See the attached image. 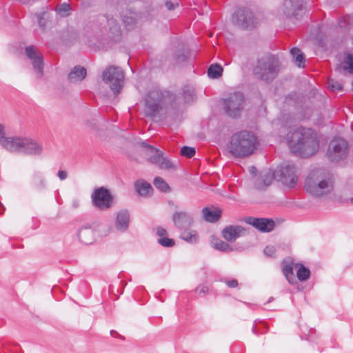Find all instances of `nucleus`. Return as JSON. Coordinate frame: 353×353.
<instances>
[{
    "label": "nucleus",
    "mask_w": 353,
    "mask_h": 353,
    "mask_svg": "<svg viewBox=\"0 0 353 353\" xmlns=\"http://www.w3.org/2000/svg\"><path fill=\"white\" fill-rule=\"evenodd\" d=\"M174 225L179 229L190 228L194 223L193 217L186 211H176L172 214Z\"/></svg>",
    "instance_id": "18"
},
{
    "label": "nucleus",
    "mask_w": 353,
    "mask_h": 353,
    "mask_svg": "<svg viewBox=\"0 0 353 353\" xmlns=\"http://www.w3.org/2000/svg\"><path fill=\"white\" fill-rule=\"evenodd\" d=\"M72 207L74 209H77L79 207V201L78 199H73L72 201Z\"/></svg>",
    "instance_id": "48"
},
{
    "label": "nucleus",
    "mask_w": 353,
    "mask_h": 353,
    "mask_svg": "<svg viewBox=\"0 0 353 353\" xmlns=\"http://www.w3.org/2000/svg\"><path fill=\"white\" fill-rule=\"evenodd\" d=\"M225 283L226 285L229 287V288H236L237 285H238V282L235 279H232V280H228L225 281Z\"/></svg>",
    "instance_id": "45"
},
{
    "label": "nucleus",
    "mask_w": 353,
    "mask_h": 353,
    "mask_svg": "<svg viewBox=\"0 0 353 353\" xmlns=\"http://www.w3.org/2000/svg\"><path fill=\"white\" fill-rule=\"evenodd\" d=\"M222 109L224 114L231 119L241 117L245 105V97L241 92L236 91L222 99Z\"/></svg>",
    "instance_id": "7"
},
{
    "label": "nucleus",
    "mask_w": 353,
    "mask_h": 353,
    "mask_svg": "<svg viewBox=\"0 0 353 353\" xmlns=\"http://www.w3.org/2000/svg\"><path fill=\"white\" fill-rule=\"evenodd\" d=\"M70 6L67 3H63L56 9V12L62 17H67L70 15Z\"/></svg>",
    "instance_id": "39"
},
{
    "label": "nucleus",
    "mask_w": 353,
    "mask_h": 353,
    "mask_svg": "<svg viewBox=\"0 0 353 353\" xmlns=\"http://www.w3.org/2000/svg\"><path fill=\"white\" fill-rule=\"evenodd\" d=\"M196 154V150L194 147L184 145L181 148V154L187 158H192Z\"/></svg>",
    "instance_id": "40"
},
{
    "label": "nucleus",
    "mask_w": 353,
    "mask_h": 353,
    "mask_svg": "<svg viewBox=\"0 0 353 353\" xmlns=\"http://www.w3.org/2000/svg\"><path fill=\"white\" fill-rule=\"evenodd\" d=\"M283 273L290 283L293 284L295 282L292 264L285 265L283 268Z\"/></svg>",
    "instance_id": "38"
},
{
    "label": "nucleus",
    "mask_w": 353,
    "mask_h": 353,
    "mask_svg": "<svg viewBox=\"0 0 353 353\" xmlns=\"http://www.w3.org/2000/svg\"><path fill=\"white\" fill-rule=\"evenodd\" d=\"M32 228L37 229L39 225V221L37 218H32Z\"/></svg>",
    "instance_id": "47"
},
{
    "label": "nucleus",
    "mask_w": 353,
    "mask_h": 353,
    "mask_svg": "<svg viewBox=\"0 0 353 353\" xmlns=\"http://www.w3.org/2000/svg\"><path fill=\"white\" fill-rule=\"evenodd\" d=\"M5 210V207L1 203H0V213L4 212Z\"/></svg>",
    "instance_id": "53"
},
{
    "label": "nucleus",
    "mask_w": 353,
    "mask_h": 353,
    "mask_svg": "<svg viewBox=\"0 0 353 353\" xmlns=\"http://www.w3.org/2000/svg\"><path fill=\"white\" fill-rule=\"evenodd\" d=\"M213 249L221 252H230L233 251H240L241 248L236 244H212Z\"/></svg>",
    "instance_id": "33"
},
{
    "label": "nucleus",
    "mask_w": 353,
    "mask_h": 353,
    "mask_svg": "<svg viewBox=\"0 0 353 353\" xmlns=\"http://www.w3.org/2000/svg\"><path fill=\"white\" fill-rule=\"evenodd\" d=\"M83 229H89V228H90V224L85 225L82 226V227L80 228V230H81V229H83Z\"/></svg>",
    "instance_id": "54"
},
{
    "label": "nucleus",
    "mask_w": 353,
    "mask_h": 353,
    "mask_svg": "<svg viewBox=\"0 0 353 353\" xmlns=\"http://www.w3.org/2000/svg\"><path fill=\"white\" fill-rule=\"evenodd\" d=\"M290 54L298 67L303 68L305 66V57L304 54L299 48H292L290 50Z\"/></svg>",
    "instance_id": "30"
},
{
    "label": "nucleus",
    "mask_w": 353,
    "mask_h": 353,
    "mask_svg": "<svg viewBox=\"0 0 353 353\" xmlns=\"http://www.w3.org/2000/svg\"><path fill=\"white\" fill-rule=\"evenodd\" d=\"M274 170L276 181L283 185L292 188L296 185L297 177L295 173V168L292 164L279 165Z\"/></svg>",
    "instance_id": "12"
},
{
    "label": "nucleus",
    "mask_w": 353,
    "mask_h": 353,
    "mask_svg": "<svg viewBox=\"0 0 353 353\" xmlns=\"http://www.w3.org/2000/svg\"><path fill=\"white\" fill-rule=\"evenodd\" d=\"M50 5L46 3L39 12L34 14V16L37 18L38 26L41 30L46 29L47 22L50 19Z\"/></svg>",
    "instance_id": "23"
},
{
    "label": "nucleus",
    "mask_w": 353,
    "mask_h": 353,
    "mask_svg": "<svg viewBox=\"0 0 353 353\" xmlns=\"http://www.w3.org/2000/svg\"><path fill=\"white\" fill-rule=\"evenodd\" d=\"M124 79V74L121 68L114 65L107 68L102 74V80L108 84L114 93H119Z\"/></svg>",
    "instance_id": "11"
},
{
    "label": "nucleus",
    "mask_w": 353,
    "mask_h": 353,
    "mask_svg": "<svg viewBox=\"0 0 353 353\" xmlns=\"http://www.w3.org/2000/svg\"><path fill=\"white\" fill-rule=\"evenodd\" d=\"M245 222L263 233L270 232L275 227V221L272 218L247 216Z\"/></svg>",
    "instance_id": "14"
},
{
    "label": "nucleus",
    "mask_w": 353,
    "mask_h": 353,
    "mask_svg": "<svg viewBox=\"0 0 353 353\" xmlns=\"http://www.w3.org/2000/svg\"><path fill=\"white\" fill-rule=\"evenodd\" d=\"M163 246L165 247H171L174 244H168V243H166V244H162Z\"/></svg>",
    "instance_id": "55"
},
{
    "label": "nucleus",
    "mask_w": 353,
    "mask_h": 353,
    "mask_svg": "<svg viewBox=\"0 0 353 353\" xmlns=\"http://www.w3.org/2000/svg\"><path fill=\"white\" fill-rule=\"evenodd\" d=\"M25 52L28 58L31 61L34 72L39 77H41L43 74L44 61L43 56L36 51L34 46H27L25 49Z\"/></svg>",
    "instance_id": "16"
},
{
    "label": "nucleus",
    "mask_w": 353,
    "mask_h": 353,
    "mask_svg": "<svg viewBox=\"0 0 353 353\" xmlns=\"http://www.w3.org/2000/svg\"><path fill=\"white\" fill-rule=\"evenodd\" d=\"M250 172L252 174L256 175L257 172V169L255 166H251L250 168Z\"/></svg>",
    "instance_id": "50"
},
{
    "label": "nucleus",
    "mask_w": 353,
    "mask_h": 353,
    "mask_svg": "<svg viewBox=\"0 0 353 353\" xmlns=\"http://www.w3.org/2000/svg\"><path fill=\"white\" fill-rule=\"evenodd\" d=\"M263 252L268 256H270V257L276 256V248H275L274 245L270 244V245H267L265 248Z\"/></svg>",
    "instance_id": "41"
},
{
    "label": "nucleus",
    "mask_w": 353,
    "mask_h": 353,
    "mask_svg": "<svg viewBox=\"0 0 353 353\" xmlns=\"http://www.w3.org/2000/svg\"><path fill=\"white\" fill-rule=\"evenodd\" d=\"M350 154V145L346 139L340 137H334L330 141L325 157L329 162L339 165L345 161Z\"/></svg>",
    "instance_id": "6"
},
{
    "label": "nucleus",
    "mask_w": 353,
    "mask_h": 353,
    "mask_svg": "<svg viewBox=\"0 0 353 353\" xmlns=\"http://www.w3.org/2000/svg\"><path fill=\"white\" fill-rule=\"evenodd\" d=\"M295 267L297 268L296 276L300 281H305L309 279L310 271L308 268L299 263L296 264Z\"/></svg>",
    "instance_id": "34"
},
{
    "label": "nucleus",
    "mask_w": 353,
    "mask_h": 353,
    "mask_svg": "<svg viewBox=\"0 0 353 353\" xmlns=\"http://www.w3.org/2000/svg\"><path fill=\"white\" fill-rule=\"evenodd\" d=\"M87 75L86 69L81 65H76L68 74V78L71 83L82 81Z\"/></svg>",
    "instance_id": "26"
},
{
    "label": "nucleus",
    "mask_w": 353,
    "mask_h": 353,
    "mask_svg": "<svg viewBox=\"0 0 353 353\" xmlns=\"http://www.w3.org/2000/svg\"><path fill=\"white\" fill-rule=\"evenodd\" d=\"M291 151L302 158L314 155L319 150V142L314 131L311 128H300L288 138Z\"/></svg>",
    "instance_id": "2"
},
{
    "label": "nucleus",
    "mask_w": 353,
    "mask_h": 353,
    "mask_svg": "<svg viewBox=\"0 0 353 353\" xmlns=\"http://www.w3.org/2000/svg\"><path fill=\"white\" fill-rule=\"evenodd\" d=\"M10 152H19L28 155H40L43 151V146L34 140L27 138L15 137Z\"/></svg>",
    "instance_id": "9"
},
{
    "label": "nucleus",
    "mask_w": 353,
    "mask_h": 353,
    "mask_svg": "<svg viewBox=\"0 0 353 353\" xmlns=\"http://www.w3.org/2000/svg\"><path fill=\"white\" fill-rule=\"evenodd\" d=\"M283 12L287 18L299 19L304 14L303 0H284Z\"/></svg>",
    "instance_id": "15"
},
{
    "label": "nucleus",
    "mask_w": 353,
    "mask_h": 353,
    "mask_svg": "<svg viewBox=\"0 0 353 353\" xmlns=\"http://www.w3.org/2000/svg\"><path fill=\"white\" fill-rule=\"evenodd\" d=\"M343 69L349 74H353V54L347 53L343 59Z\"/></svg>",
    "instance_id": "36"
},
{
    "label": "nucleus",
    "mask_w": 353,
    "mask_h": 353,
    "mask_svg": "<svg viewBox=\"0 0 353 353\" xmlns=\"http://www.w3.org/2000/svg\"><path fill=\"white\" fill-rule=\"evenodd\" d=\"M223 68L221 64L215 63L210 65L208 68V76L212 79H216L222 76Z\"/></svg>",
    "instance_id": "31"
},
{
    "label": "nucleus",
    "mask_w": 353,
    "mask_h": 353,
    "mask_svg": "<svg viewBox=\"0 0 353 353\" xmlns=\"http://www.w3.org/2000/svg\"><path fill=\"white\" fill-rule=\"evenodd\" d=\"M196 291L199 294H205L209 292V288L205 285H200L196 288Z\"/></svg>",
    "instance_id": "43"
},
{
    "label": "nucleus",
    "mask_w": 353,
    "mask_h": 353,
    "mask_svg": "<svg viewBox=\"0 0 353 353\" xmlns=\"http://www.w3.org/2000/svg\"><path fill=\"white\" fill-rule=\"evenodd\" d=\"M91 202L96 209L108 210L113 205L114 196L103 186L96 188L91 194Z\"/></svg>",
    "instance_id": "10"
},
{
    "label": "nucleus",
    "mask_w": 353,
    "mask_h": 353,
    "mask_svg": "<svg viewBox=\"0 0 353 353\" xmlns=\"http://www.w3.org/2000/svg\"><path fill=\"white\" fill-rule=\"evenodd\" d=\"M191 54V50L188 45L184 43H179L173 54V59L177 64H183L190 59Z\"/></svg>",
    "instance_id": "21"
},
{
    "label": "nucleus",
    "mask_w": 353,
    "mask_h": 353,
    "mask_svg": "<svg viewBox=\"0 0 353 353\" xmlns=\"http://www.w3.org/2000/svg\"><path fill=\"white\" fill-rule=\"evenodd\" d=\"M157 234L159 236L157 243H175L174 240L166 236L167 230L162 227L157 228Z\"/></svg>",
    "instance_id": "37"
},
{
    "label": "nucleus",
    "mask_w": 353,
    "mask_h": 353,
    "mask_svg": "<svg viewBox=\"0 0 353 353\" xmlns=\"http://www.w3.org/2000/svg\"><path fill=\"white\" fill-rule=\"evenodd\" d=\"M183 230L179 236L181 239L188 243H196L199 241V236L196 230L190 228H183Z\"/></svg>",
    "instance_id": "29"
},
{
    "label": "nucleus",
    "mask_w": 353,
    "mask_h": 353,
    "mask_svg": "<svg viewBox=\"0 0 353 353\" xmlns=\"http://www.w3.org/2000/svg\"><path fill=\"white\" fill-rule=\"evenodd\" d=\"M130 223V212L128 210H121L117 212V218L115 220V228L117 230L121 232L125 231L129 226Z\"/></svg>",
    "instance_id": "22"
},
{
    "label": "nucleus",
    "mask_w": 353,
    "mask_h": 353,
    "mask_svg": "<svg viewBox=\"0 0 353 353\" xmlns=\"http://www.w3.org/2000/svg\"><path fill=\"white\" fill-rule=\"evenodd\" d=\"M232 22L241 30H252L256 28L258 19L250 8L239 7L233 13Z\"/></svg>",
    "instance_id": "8"
},
{
    "label": "nucleus",
    "mask_w": 353,
    "mask_h": 353,
    "mask_svg": "<svg viewBox=\"0 0 353 353\" xmlns=\"http://www.w3.org/2000/svg\"><path fill=\"white\" fill-rule=\"evenodd\" d=\"M148 154L150 155L148 161L157 165L161 169H170L172 167V163L170 160L163 156V152L154 146L150 145L145 141L140 143Z\"/></svg>",
    "instance_id": "13"
},
{
    "label": "nucleus",
    "mask_w": 353,
    "mask_h": 353,
    "mask_svg": "<svg viewBox=\"0 0 353 353\" xmlns=\"http://www.w3.org/2000/svg\"><path fill=\"white\" fill-rule=\"evenodd\" d=\"M18 1H20L21 3H22L23 4L29 5V4H31L32 1H33L34 0H18Z\"/></svg>",
    "instance_id": "52"
},
{
    "label": "nucleus",
    "mask_w": 353,
    "mask_h": 353,
    "mask_svg": "<svg viewBox=\"0 0 353 353\" xmlns=\"http://www.w3.org/2000/svg\"><path fill=\"white\" fill-rule=\"evenodd\" d=\"M176 94L168 90H150L145 99V115L153 121L159 120L170 110H176Z\"/></svg>",
    "instance_id": "1"
},
{
    "label": "nucleus",
    "mask_w": 353,
    "mask_h": 353,
    "mask_svg": "<svg viewBox=\"0 0 353 353\" xmlns=\"http://www.w3.org/2000/svg\"><path fill=\"white\" fill-rule=\"evenodd\" d=\"M165 5L169 10L174 9V5L171 2L166 1Z\"/></svg>",
    "instance_id": "51"
},
{
    "label": "nucleus",
    "mask_w": 353,
    "mask_h": 353,
    "mask_svg": "<svg viewBox=\"0 0 353 353\" xmlns=\"http://www.w3.org/2000/svg\"><path fill=\"white\" fill-rule=\"evenodd\" d=\"M338 89H339V90H341V89H342V88L340 86V87H339V88H338Z\"/></svg>",
    "instance_id": "57"
},
{
    "label": "nucleus",
    "mask_w": 353,
    "mask_h": 353,
    "mask_svg": "<svg viewBox=\"0 0 353 353\" xmlns=\"http://www.w3.org/2000/svg\"><path fill=\"white\" fill-rule=\"evenodd\" d=\"M248 234V230L238 225H230L225 226L221 231L223 238L228 241L236 240L241 236H245Z\"/></svg>",
    "instance_id": "17"
},
{
    "label": "nucleus",
    "mask_w": 353,
    "mask_h": 353,
    "mask_svg": "<svg viewBox=\"0 0 353 353\" xmlns=\"http://www.w3.org/2000/svg\"><path fill=\"white\" fill-rule=\"evenodd\" d=\"M296 100V94L294 92H291L288 94L285 97V101H295Z\"/></svg>",
    "instance_id": "46"
},
{
    "label": "nucleus",
    "mask_w": 353,
    "mask_h": 353,
    "mask_svg": "<svg viewBox=\"0 0 353 353\" xmlns=\"http://www.w3.org/2000/svg\"><path fill=\"white\" fill-rule=\"evenodd\" d=\"M333 175L323 168H316L312 170L304 181L305 191L316 198L329 193L333 189Z\"/></svg>",
    "instance_id": "3"
},
{
    "label": "nucleus",
    "mask_w": 353,
    "mask_h": 353,
    "mask_svg": "<svg viewBox=\"0 0 353 353\" xmlns=\"http://www.w3.org/2000/svg\"><path fill=\"white\" fill-rule=\"evenodd\" d=\"M122 20L128 28H130L136 23V20L132 17L124 16Z\"/></svg>",
    "instance_id": "42"
},
{
    "label": "nucleus",
    "mask_w": 353,
    "mask_h": 353,
    "mask_svg": "<svg viewBox=\"0 0 353 353\" xmlns=\"http://www.w3.org/2000/svg\"><path fill=\"white\" fill-rule=\"evenodd\" d=\"M202 217L208 223H214L220 220L223 210L214 205L206 206L201 210Z\"/></svg>",
    "instance_id": "20"
},
{
    "label": "nucleus",
    "mask_w": 353,
    "mask_h": 353,
    "mask_svg": "<svg viewBox=\"0 0 353 353\" xmlns=\"http://www.w3.org/2000/svg\"><path fill=\"white\" fill-rule=\"evenodd\" d=\"M155 188L161 192H169L170 188L168 183L161 176H156L153 181Z\"/></svg>",
    "instance_id": "35"
},
{
    "label": "nucleus",
    "mask_w": 353,
    "mask_h": 353,
    "mask_svg": "<svg viewBox=\"0 0 353 353\" xmlns=\"http://www.w3.org/2000/svg\"><path fill=\"white\" fill-rule=\"evenodd\" d=\"M211 241H212V243H213V242H214V243H225L224 241H221L218 237H216L215 235H212L211 236Z\"/></svg>",
    "instance_id": "49"
},
{
    "label": "nucleus",
    "mask_w": 353,
    "mask_h": 353,
    "mask_svg": "<svg viewBox=\"0 0 353 353\" xmlns=\"http://www.w3.org/2000/svg\"><path fill=\"white\" fill-rule=\"evenodd\" d=\"M273 180H276L274 170L269 169L261 171L259 175L254 179V187L258 190H265L271 185Z\"/></svg>",
    "instance_id": "19"
},
{
    "label": "nucleus",
    "mask_w": 353,
    "mask_h": 353,
    "mask_svg": "<svg viewBox=\"0 0 353 353\" xmlns=\"http://www.w3.org/2000/svg\"><path fill=\"white\" fill-rule=\"evenodd\" d=\"M57 176L60 180H65L68 176V173L65 170H59L57 173Z\"/></svg>",
    "instance_id": "44"
},
{
    "label": "nucleus",
    "mask_w": 353,
    "mask_h": 353,
    "mask_svg": "<svg viewBox=\"0 0 353 353\" xmlns=\"http://www.w3.org/2000/svg\"><path fill=\"white\" fill-rule=\"evenodd\" d=\"M279 68L280 63L278 57L269 54L257 60L253 72L259 79L270 83L278 76Z\"/></svg>",
    "instance_id": "5"
},
{
    "label": "nucleus",
    "mask_w": 353,
    "mask_h": 353,
    "mask_svg": "<svg viewBox=\"0 0 353 353\" xmlns=\"http://www.w3.org/2000/svg\"><path fill=\"white\" fill-rule=\"evenodd\" d=\"M134 188L138 195L142 197L149 196L153 192L151 184L144 179L137 180L134 183Z\"/></svg>",
    "instance_id": "25"
},
{
    "label": "nucleus",
    "mask_w": 353,
    "mask_h": 353,
    "mask_svg": "<svg viewBox=\"0 0 353 353\" xmlns=\"http://www.w3.org/2000/svg\"><path fill=\"white\" fill-rule=\"evenodd\" d=\"M257 145L258 139L255 134L245 130L231 136L228 150L234 157H244L252 154L256 150Z\"/></svg>",
    "instance_id": "4"
},
{
    "label": "nucleus",
    "mask_w": 353,
    "mask_h": 353,
    "mask_svg": "<svg viewBox=\"0 0 353 353\" xmlns=\"http://www.w3.org/2000/svg\"><path fill=\"white\" fill-rule=\"evenodd\" d=\"M350 201H351V203H353V197H352V198L350 199Z\"/></svg>",
    "instance_id": "56"
},
{
    "label": "nucleus",
    "mask_w": 353,
    "mask_h": 353,
    "mask_svg": "<svg viewBox=\"0 0 353 353\" xmlns=\"http://www.w3.org/2000/svg\"><path fill=\"white\" fill-rule=\"evenodd\" d=\"M14 138L15 137H6L5 136L4 126L0 123V145L10 151Z\"/></svg>",
    "instance_id": "32"
},
{
    "label": "nucleus",
    "mask_w": 353,
    "mask_h": 353,
    "mask_svg": "<svg viewBox=\"0 0 353 353\" xmlns=\"http://www.w3.org/2000/svg\"><path fill=\"white\" fill-rule=\"evenodd\" d=\"M179 94L185 103H192L196 100L195 88L190 85H185L181 88Z\"/></svg>",
    "instance_id": "27"
},
{
    "label": "nucleus",
    "mask_w": 353,
    "mask_h": 353,
    "mask_svg": "<svg viewBox=\"0 0 353 353\" xmlns=\"http://www.w3.org/2000/svg\"><path fill=\"white\" fill-rule=\"evenodd\" d=\"M108 22L110 26L111 40L114 42L119 41L121 39L122 32L119 22L113 18L111 19H108Z\"/></svg>",
    "instance_id": "28"
},
{
    "label": "nucleus",
    "mask_w": 353,
    "mask_h": 353,
    "mask_svg": "<svg viewBox=\"0 0 353 353\" xmlns=\"http://www.w3.org/2000/svg\"><path fill=\"white\" fill-rule=\"evenodd\" d=\"M31 185L37 191L42 192L47 188V182L42 172L34 171L31 177Z\"/></svg>",
    "instance_id": "24"
}]
</instances>
